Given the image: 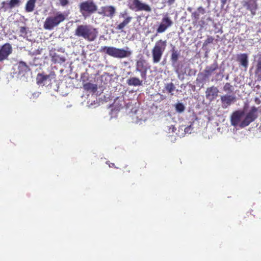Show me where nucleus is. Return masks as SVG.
Segmentation results:
<instances>
[{
	"label": "nucleus",
	"instance_id": "nucleus-1",
	"mask_svg": "<svg viewBox=\"0 0 261 261\" xmlns=\"http://www.w3.org/2000/svg\"><path fill=\"white\" fill-rule=\"evenodd\" d=\"M257 108L253 106L245 116L243 110H239L233 112L230 116L231 125L234 126L239 125L241 128L248 126L257 118Z\"/></svg>",
	"mask_w": 261,
	"mask_h": 261
},
{
	"label": "nucleus",
	"instance_id": "nucleus-2",
	"mask_svg": "<svg viewBox=\"0 0 261 261\" xmlns=\"http://www.w3.org/2000/svg\"><path fill=\"white\" fill-rule=\"evenodd\" d=\"M98 34L97 29L87 24L77 25L74 32L75 36L88 42L94 41L97 38Z\"/></svg>",
	"mask_w": 261,
	"mask_h": 261
},
{
	"label": "nucleus",
	"instance_id": "nucleus-3",
	"mask_svg": "<svg viewBox=\"0 0 261 261\" xmlns=\"http://www.w3.org/2000/svg\"><path fill=\"white\" fill-rule=\"evenodd\" d=\"M67 15L61 11H57L53 15L48 16L43 23V28L47 30H52L64 22Z\"/></svg>",
	"mask_w": 261,
	"mask_h": 261
},
{
	"label": "nucleus",
	"instance_id": "nucleus-4",
	"mask_svg": "<svg viewBox=\"0 0 261 261\" xmlns=\"http://www.w3.org/2000/svg\"><path fill=\"white\" fill-rule=\"evenodd\" d=\"M167 46V41L166 39H160L155 42L151 49L152 62L153 63H158L161 61Z\"/></svg>",
	"mask_w": 261,
	"mask_h": 261
},
{
	"label": "nucleus",
	"instance_id": "nucleus-5",
	"mask_svg": "<svg viewBox=\"0 0 261 261\" xmlns=\"http://www.w3.org/2000/svg\"><path fill=\"white\" fill-rule=\"evenodd\" d=\"M100 52L116 58H124L130 56L132 52L123 48H117L113 46H102L100 49Z\"/></svg>",
	"mask_w": 261,
	"mask_h": 261
},
{
	"label": "nucleus",
	"instance_id": "nucleus-6",
	"mask_svg": "<svg viewBox=\"0 0 261 261\" xmlns=\"http://www.w3.org/2000/svg\"><path fill=\"white\" fill-rule=\"evenodd\" d=\"M79 7L80 13L85 17L90 16L97 10V6L93 0L83 2L80 4Z\"/></svg>",
	"mask_w": 261,
	"mask_h": 261
},
{
	"label": "nucleus",
	"instance_id": "nucleus-7",
	"mask_svg": "<svg viewBox=\"0 0 261 261\" xmlns=\"http://www.w3.org/2000/svg\"><path fill=\"white\" fill-rule=\"evenodd\" d=\"M206 11L204 8L202 6L198 7L197 9L192 12L191 18L193 20V24H199L201 26H203L205 23V19L206 16L205 14Z\"/></svg>",
	"mask_w": 261,
	"mask_h": 261
},
{
	"label": "nucleus",
	"instance_id": "nucleus-8",
	"mask_svg": "<svg viewBox=\"0 0 261 261\" xmlns=\"http://www.w3.org/2000/svg\"><path fill=\"white\" fill-rule=\"evenodd\" d=\"M129 8L136 11H145L147 12L151 11L150 6L140 0H131L129 5Z\"/></svg>",
	"mask_w": 261,
	"mask_h": 261
},
{
	"label": "nucleus",
	"instance_id": "nucleus-9",
	"mask_svg": "<svg viewBox=\"0 0 261 261\" xmlns=\"http://www.w3.org/2000/svg\"><path fill=\"white\" fill-rule=\"evenodd\" d=\"M173 24V22L168 14L164 15L161 20V22L156 29V33L155 35L157 36L158 34L165 32L169 28L171 27Z\"/></svg>",
	"mask_w": 261,
	"mask_h": 261
},
{
	"label": "nucleus",
	"instance_id": "nucleus-10",
	"mask_svg": "<svg viewBox=\"0 0 261 261\" xmlns=\"http://www.w3.org/2000/svg\"><path fill=\"white\" fill-rule=\"evenodd\" d=\"M118 17L119 19L123 18V20L116 25V29L123 32L124 28L132 21L133 17L129 15L126 10L120 12Z\"/></svg>",
	"mask_w": 261,
	"mask_h": 261
},
{
	"label": "nucleus",
	"instance_id": "nucleus-11",
	"mask_svg": "<svg viewBox=\"0 0 261 261\" xmlns=\"http://www.w3.org/2000/svg\"><path fill=\"white\" fill-rule=\"evenodd\" d=\"M147 67L145 60L140 59L137 61L136 71L140 73L141 76L143 80H146L147 78Z\"/></svg>",
	"mask_w": 261,
	"mask_h": 261
},
{
	"label": "nucleus",
	"instance_id": "nucleus-12",
	"mask_svg": "<svg viewBox=\"0 0 261 261\" xmlns=\"http://www.w3.org/2000/svg\"><path fill=\"white\" fill-rule=\"evenodd\" d=\"M116 13V9L113 6H106L101 7L98 13L103 17L112 18Z\"/></svg>",
	"mask_w": 261,
	"mask_h": 261
},
{
	"label": "nucleus",
	"instance_id": "nucleus-13",
	"mask_svg": "<svg viewBox=\"0 0 261 261\" xmlns=\"http://www.w3.org/2000/svg\"><path fill=\"white\" fill-rule=\"evenodd\" d=\"M12 52V48L10 43H6L2 45L0 48V62L7 59Z\"/></svg>",
	"mask_w": 261,
	"mask_h": 261
},
{
	"label": "nucleus",
	"instance_id": "nucleus-14",
	"mask_svg": "<svg viewBox=\"0 0 261 261\" xmlns=\"http://www.w3.org/2000/svg\"><path fill=\"white\" fill-rule=\"evenodd\" d=\"M243 7L251 12L252 15L256 14L257 9V0H243L242 2Z\"/></svg>",
	"mask_w": 261,
	"mask_h": 261
},
{
	"label": "nucleus",
	"instance_id": "nucleus-15",
	"mask_svg": "<svg viewBox=\"0 0 261 261\" xmlns=\"http://www.w3.org/2000/svg\"><path fill=\"white\" fill-rule=\"evenodd\" d=\"M236 100V96L232 95L226 94L221 96L222 106L223 108H226Z\"/></svg>",
	"mask_w": 261,
	"mask_h": 261
},
{
	"label": "nucleus",
	"instance_id": "nucleus-16",
	"mask_svg": "<svg viewBox=\"0 0 261 261\" xmlns=\"http://www.w3.org/2000/svg\"><path fill=\"white\" fill-rule=\"evenodd\" d=\"M218 93V89L213 86L207 88L205 91L206 97L208 99L213 100L217 97Z\"/></svg>",
	"mask_w": 261,
	"mask_h": 261
},
{
	"label": "nucleus",
	"instance_id": "nucleus-17",
	"mask_svg": "<svg viewBox=\"0 0 261 261\" xmlns=\"http://www.w3.org/2000/svg\"><path fill=\"white\" fill-rule=\"evenodd\" d=\"M218 68V65L216 61L210 66H207L204 70V79L208 78Z\"/></svg>",
	"mask_w": 261,
	"mask_h": 261
},
{
	"label": "nucleus",
	"instance_id": "nucleus-18",
	"mask_svg": "<svg viewBox=\"0 0 261 261\" xmlns=\"http://www.w3.org/2000/svg\"><path fill=\"white\" fill-rule=\"evenodd\" d=\"M30 70L29 67L25 62L20 61L18 63V74L19 75L24 76Z\"/></svg>",
	"mask_w": 261,
	"mask_h": 261
},
{
	"label": "nucleus",
	"instance_id": "nucleus-19",
	"mask_svg": "<svg viewBox=\"0 0 261 261\" xmlns=\"http://www.w3.org/2000/svg\"><path fill=\"white\" fill-rule=\"evenodd\" d=\"M51 80L50 74H45L43 73H38L36 77L37 84L39 85H44L47 81Z\"/></svg>",
	"mask_w": 261,
	"mask_h": 261
},
{
	"label": "nucleus",
	"instance_id": "nucleus-20",
	"mask_svg": "<svg viewBox=\"0 0 261 261\" xmlns=\"http://www.w3.org/2000/svg\"><path fill=\"white\" fill-rule=\"evenodd\" d=\"M237 61L239 62L240 64L245 68V70L247 69L248 66V59L247 55L246 54H241L238 55Z\"/></svg>",
	"mask_w": 261,
	"mask_h": 261
},
{
	"label": "nucleus",
	"instance_id": "nucleus-21",
	"mask_svg": "<svg viewBox=\"0 0 261 261\" xmlns=\"http://www.w3.org/2000/svg\"><path fill=\"white\" fill-rule=\"evenodd\" d=\"M126 83L129 86H140L142 85L143 81L138 77H132L128 79Z\"/></svg>",
	"mask_w": 261,
	"mask_h": 261
},
{
	"label": "nucleus",
	"instance_id": "nucleus-22",
	"mask_svg": "<svg viewBox=\"0 0 261 261\" xmlns=\"http://www.w3.org/2000/svg\"><path fill=\"white\" fill-rule=\"evenodd\" d=\"M179 57V51L175 49V48H173L171 50V55L170 57V60L172 62V65L176 64L178 60Z\"/></svg>",
	"mask_w": 261,
	"mask_h": 261
},
{
	"label": "nucleus",
	"instance_id": "nucleus-23",
	"mask_svg": "<svg viewBox=\"0 0 261 261\" xmlns=\"http://www.w3.org/2000/svg\"><path fill=\"white\" fill-rule=\"evenodd\" d=\"M36 0H29L25 5V9L27 12L33 11L35 7Z\"/></svg>",
	"mask_w": 261,
	"mask_h": 261
},
{
	"label": "nucleus",
	"instance_id": "nucleus-24",
	"mask_svg": "<svg viewBox=\"0 0 261 261\" xmlns=\"http://www.w3.org/2000/svg\"><path fill=\"white\" fill-rule=\"evenodd\" d=\"M84 89L86 91H91L95 92L97 89V85L91 83H87L83 85Z\"/></svg>",
	"mask_w": 261,
	"mask_h": 261
},
{
	"label": "nucleus",
	"instance_id": "nucleus-25",
	"mask_svg": "<svg viewBox=\"0 0 261 261\" xmlns=\"http://www.w3.org/2000/svg\"><path fill=\"white\" fill-rule=\"evenodd\" d=\"M255 74L257 76L258 80H261V57L258 59L255 70Z\"/></svg>",
	"mask_w": 261,
	"mask_h": 261
},
{
	"label": "nucleus",
	"instance_id": "nucleus-26",
	"mask_svg": "<svg viewBox=\"0 0 261 261\" xmlns=\"http://www.w3.org/2000/svg\"><path fill=\"white\" fill-rule=\"evenodd\" d=\"M165 88L168 93H171V95H173V93H172V92L175 90V87L173 83H167V84L165 85Z\"/></svg>",
	"mask_w": 261,
	"mask_h": 261
},
{
	"label": "nucleus",
	"instance_id": "nucleus-27",
	"mask_svg": "<svg viewBox=\"0 0 261 261\" xmlns=\"http://www.w3.org/2000/svg\"><path fill=\"white\" fill-rule=\"evenodd\" d=\"M223 90L225 92H227L230 93L233 92V86L229 83H225L223 87Z\"/></svg>",
	"mask_w": 261,
	"mask_h": 261
},
{
	"label": "nucleus",
	"instance_id": "nucleus-28",
	"mask_svg": "<svg viewBox=\"0 0 261 261\" xmlns=\"http://www.w3.org/2000/svg\"><path fill=\"white\" fill-rule=\"evenodd\" d=\"M19 36L25 38L27 36V28L25 27H20L19 28Z\"/></svg>",
	"mask_w": 261,
	"mask_h": 261
},
{
	"label": "nucleus",
	"instance_id": "nucleus-29",
	"mask_svg": "<svg viewBox=\"0 0 261 261\" xmlns=\"http://www.w3.org/2000/svg\"><path fill=\"white\" fill-rule=\"evenodd\" d=\"M175 109L177 112L182 113L184 111L185 107L182 103H178L176 105Z\"/></svg>",
	"mask_w": 261,
	"mask_h": 261
},
{
	"label": "nucleus",
	"instance_id": "nucleus-30",
	"mask_svg": "<svg viewBox=\"0 0 261 261\" xmlns=\"http://www.w3.org/2000/svg\"><path fill=\"white\" fill-rule=\"evenodd\" d=\"M20 3L19 0H10L9 3V6L10 8H13L15 6L18 5Z\"/></svg>",
	"mask_w": 261,
	"mask_h": 261
},
{
	"label": "nucleus",
	"instance_id": "nucleus-31",
	"mask_svg": "<svg viewBox=\"0 0 261 261\" xmlns=\"http://www.w3.org/2000/svg\"><path fill=\"white\" fill-rule=\"evenodd\" d=\"M55 60L56 62L59 63H64L66 61L65 59L63 57H60L59 56H56L55 57Z\"/></svg>",
	"mask_w": 261,
	"mask_h": 261
},
{
	"label": "nucleus",
	"instance_id": "nucleus-32",
	"mask_svg": "<svg viewBox=\"0 0 261 261\" xmlns=\"http://www.w3.org/2000/svg\"><path fill=\"white\" fill-rule=\"evenodd\" d=\"M213 41H214V38L213 37L208 36L207 39L204 41L203 45L206 46L208 44L213 43Z\"/></svg>",
	"mask_w": 261,
	"mask_h": 261
},
{
	"label": "nucleus",
	"instance_id": "nucleus-33",
	"mask_svg": "<svg viewBox=\"0 0 261 261\" xmlns=\"http://www.w3.org/2000/svg\"><path fill=\"white\" fill-rule=\"evenodd\" d=\"M59 1L62 7H65L69 4L68 0H59Z\"/></svg>",
	"mask_w": 261,
	"mask_h": 261
},
{
	"label": "nucleus",
	"instance_id": "nucleus-34",
	"mask_svg": "<svg viewBox=\"0 0 261 261\" xmlns=\"http://www.w3.org/2000/svg\"><path fill=\"white\" fill-rule=\"evenodd\" d=\"M191 126H189L188 127H187L185 128V132L186 133H191Z\"/></svg>",
	"mask_w": 261,
	"mask_h": 261
},
{
	"label": "nucleus",
	"instance_id": "nucleus-35",
	"mask_svg": "<svg viewBox=\"0 0 261 261\" xmlns=\"http://www.w3.org/2000/svg\"><path fill=\"white\" fill-rule=\"evenodd\" d=\"M222 7H224L226 4L227 0H220Z\"/></svg>",
	"mask_w": 261,
	"mask_h": 261
},
{
	"label": "nucleus",
	"instance_id": "nucleus-36",
	"mask_svg": "<svg viewBox=\"0 0 261 261\" xmlns=\"http://www.w3.org/2000/svg\"><path fill=\"white\" fill-rule=\"evenodd\" d=\"M251 213H250V212H248V213L246 214V216H247L245 217V218H247V217H249L250 216H251Z\"/></svg>",
	"mask_w": 261,
	"mask_h": 261
},
{
	"label": "nucleus",
	"instance_id": "nucleus-37",
	"mask_svg": "<svg viewBox=\"0 0 261 261\" xmlns=\"http://www.w3.org/2000/svg\"><path fill=\"white\" fill-rule=\"evenodd\" d=\"M110 167H115V164L114 163H111L109 165Z\"/></svg>",
	"mask_w": 261,
	"mask_h": 261
},
{
	"label": "nucleus",
	"instance_id": "nucleus-38",
	"mask_svg": "<svg viewBox=\"0 0 261 261\" xmlns=\"http://www.w3.org/2000/svg\"><path fill=\"white\" fill-rule=\"evenodd\" d=\"M187 10L190 12H192V8L191 7H188Z\"/></svg>",
	"mask_w": 261,
	"mask_h": 261
},
{
	"label": "nucleus",
	"instance_id": "nucleus-39",
	"mask_svg": "<svg viewBox=\"0 0 261 261\" xmlns=\"http://www.w3.org/2000/svg\"><path fill=\"white\" fill-rule=\"evenodd\" d=\"M255 101L257 103H259L260 101L258 99V98H256L255 99Z\"/></svg>",
	"mask_w": 261,
	"mask_h": 261
},
{
	"label": "nucleus",
	"instance_id": "nucleus-40",
	"mask_svg": "<svg viewBox=\"0 0 261 261\" xmlns=\"http://www.w3.org/2000/svg\"><path fill=\"white\" fill-rule=\"evenodd\" d=\"M206 20H208V19L209 20V19H210V18H209V17H208V18H206Z\"/></svg>",
	"mask_w": 261,
	"mask_h": 261
}]
</instances>
